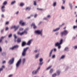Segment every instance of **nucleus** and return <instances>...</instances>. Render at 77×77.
I'll return each instance as SVG.
<instances>
[{
    "instance_id": "nucleus-5",
    "label": "nucleus",
    "mask_w": 77,
    "mask_h": 77,
    "mask_svg": "<svg viewBox=\"0 0 77 77\" xmlns=\"http://www.w3.org/2000/svg\"><path fill=\"white\" fill-rule=\"evenodd\" d=\"M68 33V31L66 30H64L63 32H61V35L63 36V35H66Z\"/></svg>"
},
{
    "instance_id": "nucleus-41",
    "label": "nucleus",
    "mask_w": 77,
    "mask_h": 77,
    "mask_svg": "<svg viewBox=\"0 0 77 77\" xmlns=\"http://www.w3.org/2000/svg\"><path fill=\"white\" fill-rule=\"evenodd\" d=\"M47 17L48 18H49L50 17H51V16L50 15H48V16H47Z\"/></svg>"
},
{
    "instance_id": "nucleus-25",
    "label": "nucleus",
    "mask_w": 77,
    "mask_h": 77,
    "mask_svg": "<svg viewBox=\"0 0 77 77\" xmlns=\"http://www.w3.org/2000/svg\"><path fill=\"white\" fill-rule=\"evenodd\" d=\"M30 9V7H27L26 8V10H29Z\"/></svg>"
},
{
    "instance_id": "nucleus-12",
    "label": "nucleus",
    "mask_w": 77,
    "mask_h": 77,
    "mask_svg": "<svg viewBox=\"0 0 77 77\" xmlns=\"http://www.w3.org/2000/svg\"><path fill=\"white\" fill-rule=\"evenodd\" d=\"M18 47V46L17 45H16L15 46H14L12 48H11L10 49L12 50H14V49L15 48H16Z\"/></svg>"
},
{
    "instance_id": "nucleus-46",
    "label": "nucleus",
    "mask_w": 77,
    "mask_h": 77,
    "mask_svg": "<svg viewBox=\"0 0 77 77\" xmlns=\"http://www.w3.org/2000/svg\"><path fill=\"white\" fill-rule=\"evenodd\" d=\"M74 48L75 49H76L77 48V46H75L74 47Z\"/></svg>"
},
{
    "instance_id": "nucleus-30",
    "label": "nucleus",
    "mask_w": 77,
    "mask_h": 77,
    "mask_svg": "<svg viewBox=\"0 0 77 77\" xmlns=\"http://www.w3.org/2000/svg\"><path fill=\"white\" fill-rule=\"evenodd\" d=\"M53 71V69H51L50 70V73H51Z\"/></svg>"
},
{
    "instance_id": "nucleus-9",
    "label": "nucleus",
    "mask_w": 77,
    "mask_h": 77,
    "mask_svg": "<svg viewBox=\"0 0 77 77\" xmlns=\"http://www.w3.org/2000/svg\"><path fill=\"white\" fill-rule=\"evenodd\" d=\"M14 58H13L12 59H11L9 60V63L10 64H12L14 63Z\"/></svg>"
},
{
    "instance_id": "nucleus-14",
    "label": "nucleus",
    "mask_w": 77,
    "mask_h": 77,
    "mask_svg": "<svg viewBox=\"0 0 77 77\" xmlns=\"http://www.w3.org/2000/svg\"><path fill=\"white\" fill-rule=\"evenodd\" d=\"M5 8V7L4 6H3L2 7V10L3 12H4L5 11V10H4Z\"/></svg>"
},
{
    "instance_id": "nucleus-52",
    "label": "nucleus",
    "mask_w": 77,
    "mask_h": 77,
    "mask_svg": "<svg viewBox=\"0 0 77 77\" xmlns=\"http://www.w3.org/2000/svg\"><path fill=\"white\" fill-rule=\"evenodd\" d=\"M54 51H57V49L56 48H54Z\"/></svg>"
},
{
    "instance_id": "nucleus-1",
    "label": "nucleus",
    "mask_w": 77,
    "mask_h": 77,
    "mask_svg": "<svg viewBox=\"0 0 77 77\" xmlns=\"http://www.w3.org/2000/svg\"><path fill=\"white\" fill-rule=\"evenodd\" d=\"M63 41V40H62V39H61L60 40V43H59L58 42L56 43L55 44V46H58V48H59V49H60L61 47V46H60V45L62 43Z\"/></svg>"
},
{
    "instance_id": "nucleus-21",
    "label": "nucleus",
    "mask_w": 77,
    "mask_h": 77,
    "mask_svg": "<svg viewBox=\"0 0 77 77\" xmlns=\"http://www.w3.org/2000/svg\"><path fill=\"white\" fill-rule=\"evenodd\" d=\"M4 38V37H1V38L0 39V43H1V42L2 41V40Z\"/></svg>"
},
{
    "instance_id": "nucleus-18",
    "label": "nucleus",
    "mask_w": 77,
    "mask_h": 77,
    "mask_svg": "<svg viewBox=\"0 0 77 77\" xmlns=\"http://www.w3.org/2000/svg\"><path fill=\"white\" fill-rule=\"evenodd\" d=\"M26 43L25 42H22V46H23L25 45H26Z\"/></svg>"
},
{
    "instance_id": "nucleus-7",
    "label": "nucleus",
    "mask_w": 77,
    "mask_h": 77,
    "mask_svg": "<svg viewBox=\"0 0 77 77\" xmlns=\"http://www.w3.org/2000/svg\"><path fill=\"white\" fill-rule=\"evenodd\" d=\"M42 30H37L35 31V33H36L38 34H40L41 36H42Z\"/></svg>"
},
{
    "instance_id": "nucleus-51",
    "label": "nucleus",
    "mask_w": 77,
    "mask_h": 77,
    "mask_svg": "<svg viewBox=\"0 0 77 77\" xmlns=\"http://www.w3.org/2000/svg\"><path fill=\"white\" fill-rule=\"evenodd\" d=\"M37 16V14H35V15L34 16V17L35 18Z\"/></svg>"
},
{
    "instance_id": "nucleus-53",
    "label": "nucleus",
    "mask_w": 77,
    "mask_h": 77,
    "mask_svg": "<svg viewBox=\"0 0 77 77\" xmlns=\"http://www.w3.org/2000/svg\"><path fill=\"white\" fill-rule=\"evenodd\" d=\"M4 17V15L2 14V17Z\"/></svg>"
},
{
    "instance_id": "nucleus-11",
    "label": "nucleus",
    "mask_w": 77,
    "mask_h": 77,
    "mask_svg": "<svg viewBox=\"0 0 77 77\" xmlns=\"http://www.w3.org/2000/svg\"><path fill=\"white\" fill-rule=\"evenodd\" d=\"M43 61V59L42 58H41L40 59V65H42L43 63L42 62Z\"/></svg>"
},
{
    "instance_id": "nucleus-42",
    "label": "nucleus",
    "mask_w": 77,
    "mask_h": 77,
    "mask_svg": "<svg viewBox=\"0 0 77 77\" xmlns=\"http://www.w3.org/2000/svg\"><path fill=\"white\" fill-rule=\"evenodd\" d=\"M9 22H7L6 23V25H8L9 24Z\"/></svg>"
},
{
    "instance_id": "nucleus-6",
    "label": "nucleus",
    "mask_w": 77,
    "mask_h": 77,
    "mask_svg": "<svg viewBox=\"0 0 77 77\" xmlns=\"http://www.w3.org/2000/svg\"><path fill=\"white\" fill-rule=\"evenodd\" d=\"M40 69V67H39L38 68V69H37V70L36 71H34L32 72V73L33 74H37V72H38V70Z\"/></svg>"
},
{
    "instance_id": "nucleus-61",
    "label": "nucleus",
    "mask_w": 77,
    "mask_h": 77,
    "mask_svg": "<svg viewBox=\"0 0 77 77\" xmlns=\"http://www.w3.org/2000/svg\"><path fill=\"white\" fill-rule=\"evenodd\" d=\"M76 12H75V14H76Z\"/></svg>"
},
{
    "instance_id": "nucleus-63",
    "label": "nucleus",
    "mask_w": 77,
    "mask_h": 77,
    "mask_svg": "<svg viewBox=\"0 0 77 77\" xmlns=\"http://www.w3.org/2000/svg\"><path fill=\"white\" fill-rule=\"evenodd\" d=\"M63 29H66V27H64Z\"/></svg>"
},
{
    "instance_id": "nucleus-45",
    "label": "nucleus",
    "mask_w": 77,
    "mask_h": 77,
    "mask_svg": "<svg viewBox=\"0 0 77 77\" xmlns=\"http://www.w3.org/2000/svg\"><path fill=\"white\" fill-rule=\"evenodd\" d=\"M62 9H64L65 8H64V7L63 6H62Z\"/></svg>"
},
{
    "instance_id": "nucleus-44",
    "label": "nucleus",
    "mask_w": 77,
    "mask_h": 77,
    "mask_svg": "<svg viewBox=\"0 0 77 77\" xmlns=\"http://www.w3.org/2000/svg\"><path fill=\"white\" fill-rule=\"evenodd\" d=\"M6 63L5 61H3L2 62V63Z\"/></svg>"
},
{
    "instance_id": "nucleus-58",
    "label": "nucleus",
    "mask_w": 77,
    "mask_h": 77,
    "mask_svg": "<svg viewBox=\"0 0 77 77\" xmlns=\"http://www.w3.org/2000/svg\"><path fill=\"white\" fill-rule=\"evenodd\" d=\"M69 5H70V7H71V4H69Z\"/></svg>"
},
{
    "instance_id": "nucleus-2",
    "label": "nucleus",
    "mask_w": 77,
    "mask_h": 77,
    "mask_svg": "<svg viewBox=\"0 0 77 77\" xmlns=\"http://www.w3.org/2000/svg\"><path fill=\"white\" fill-rule=\"evenodd\" d=\"M27 34V29H26L25 30L24 32H17V34L18 35H24V34Z\"/></svg>"
},
{
    "instance_id": "nucleus-43",
    "label": "nucleus",
    "mask_w": 77,
    "mask_h": 77,
    "mask_svg": "<svg viewBox=\"0 0 77 77\" xmlns=\"http://www.w3.org/2000/svg\"><path fill=\"white\" fill-rule=\"evenodd\" d=\"M44 20H47L48 18H46V17L44 18Z\"/></svg>"
},
{
    "instance_id": "nucleus-35",
    "label": "nucleus",
    "mask_w": 77,
    "mask_h": 77,
    "mask_svg": "<svg viewBox=\"0 0 77 77\" xmlns=\"http://www.w3.org/2000/svg\"><path fill=\"white\" fill-rule=\"evenodd\" d=\"M39 54H37V55H36L35 56V57L37 58L38 57V56H39Z\"/></svg>"
},
{
    "instance_id": "nucleus-39",
    "label": "nucleus",
    "mask_w": 77,
    "mask_h": 77,
    "mask_svg": "<svg viewBox=\"0 0 77 77\" xmlns=\"http://www.w3.org/2000/svg\"><path fill=\"white\" fill-rule=\"evenodd\" d=\"M55 55H53L52 56V58H55Z\"/></svg>"
},
{
    "instance_id": "nucleus-36",
    "label": "nucleus",
    "mask_w": 77,
    "mask_h": 77,
    "mask_svg": "<svg viewBox=\"0 0 77 77\" xmlns=\"http://www.w3.org/2000/svg\"><path fill=\"white\" fill-rule=\"evenodd\" d=\"M12 35V34H10V35H9V38L11 37Z\"/></svg>"
},
{
    "instance_id": "nucleus-48",
    "label": "nucleus",
    "mask_w": 77,
    "mask_h": 77,
    "mask_svg": "<svg viewBox=\"0 0 77 77\" xmlns=\"http://www.w3.org/2000/svg\"><path fill=\"white\" fill-rule=\"evenodd\" d=\"M5 30H8V28L7 27L6 28Z\"/></svg>"
},
{
    "instance_id": "nucleus-33",
    "label": "nucleus",
    "mask_w": 77,
    "mask_h": 77,
    "mask_svg": "<svg viewBox=\"0 0 77 77\" xmlns=\"http://www.w3.org/2000/svg\"><path fill=\"white\" fill-rule=\"evenodd\" d=\"M68 48L66 47L65 48V49H64V50L67 51H68Z\"/></svg>"
},
{
    "instance_id": "nucleus-38",
    "label": "nucleus",
    "mask_w": 77,
    "mask_h": 77,
    "mask_svg": "<svg viewBox=\"0 0 77 77\" xmlns=\"http://www.w3.org/2000/svg\"><path fill=\"white\" fill-rule=\"evenodd\" d=\"M34 5H36V3L35 1H34Z\"/></svg>"
},
{
    "instance_id": "nucleus-28",
    "label": "nucleus",
    "mask_w": 77,
    "mask_h": 77,
    "mask_svg": "<svg viewBox=\"0 0 77 77\" xmlns=\"http://www.w3.org/2000/svg\"><path fill=\"white\" fill-rule=\"evenodd\" d=\"M51 66H49L48 68L47 69V70H48L51 68Z\"/></svg>"
},
{
    "instance_id": "nucleus-40",
    "label": "nucleus",
    "mask_w": 77,
    "mask_h": 77,
    "mask_svg": "<svg viewBox=\"0 0 77 77\" xmlns=\"http://www.w3.org/2000/svg\"><path fill=\"white\" fill-rule=\"evenodd\" d=\"M23 28H20V31H23Z\"/></svg>"
},
{
    "instance_id": "nucleus-20",
    "label": "nucleus",
    "mask_w": 77,
    "mask_h": 77,
    "mask_svg": "<svg viewBox=\"0 0 77 77\" xmlns=\"http://www.w3.org/2000/svg\"><path fill=\"white\" fill-rule=\"evenodd\" d=\"M57 75H59V74H60V71H57Z\"/></svg>"
},
{
    "instance_id": "nucleus-64",
    "label": "nucleus",
    "mask_w": 77,
    "mask_h": 77,
    "mask_svg": "<svg viewBox=\"0 0 77 77\" xmlns=\"http://www.w3.org/2000/svg\"><path fill=\"white\" fill-rule=\"evenodd\" d=\"M76 22L77 23V20H76Z\"/></svg>"
},
{
    "instance_id": "nucleus-13",
    "label": "nucleus",
    "mask_w": 77,
    "mask_h": 77,
    "mask_svg": "<svg viewBox=\"0 0 77 77\" xmlns=\"http://www.w3.org/2000/svg\"><path fill=\"white\" fill-rule=\"evenodd\" d=\"M32 39L30 40H29V41L28 42L27 44V45H30L31 42H32Z\"/></svg>"
},
{
    "instance_id": "nucleus-54",
    "label": "nucleus",
    "mask_w": 77,
    "mask_h": 77,
    "mask_svg": "<svg viewBox=\"0 0 77 77\" xmlns=\"http://www.w3.org/2000/svg\"><path fill=\"white\" fill-rule=\"evenodd\" d=\"M19 12L18 11H17V13H16V14H17Z\"/></svg>"
},
{
    "instance_id": "nucleus-47",
    "label": "nucleus",
    "mask_w": 77,
    "mask_h": 77,
    "mask_svg": "<svg viewBox=\"0 0 77 77\" xmlns=\"http://www.w3.org/2000/svg\"><path fill=\"white\" fill-rule=\"evenodd\" d=\"M12 75H9V77H12Z\"/></svg>"
},
{
    "instance_id": "nucleus-17",
    "label": "nucleus",
    "mask_w": 77,
    "mask_h": 77,
    "mask_svg": "<svg viewBox=\"0 0 77 77\" xmlns=\"http://www.w3.org/2000/svg\"><path fill=\"white\" fill-rule=\"evenodd\" d=\"M60 29V28H58L57 29H55L53 30V32H55L56 31H58Z\"/></svg>"
},
{
    "instance_id": "nucleus-24",
    "label": "nucleus",
    "mask_w": 77,
    "mask_h": 77,
    "mask_svg": "<svg viewBox=\"0 0 77 77\" xmlns=\"http://www.w3.org/2000/svg\"><path fill=\"white\" fill-rule=\"evenodd\" d=\"M53 50H51V51L50 53V54L49 57H51V55L52 54V51H53Z\"/></svg>"
},
{
    "instance_id": "nucleus-16",
    "label": "nucleus",
    "mask_w": 77,
    "mask_h": 77,
    "mask_svg": "<svg viewBox=\"0 0 77 77\" xmlns=\"http://www.w3.org/2000/svg\"><path fill=\"white\" fill-rule=\"evenodd\" d=\"M21 41V39L20 38H18L17 39V42L18 43L20 42Z\"/></svg>"
},
{
    "instance_id": "nucleus-3",
    "label": "nucleus",
    "mask_w": 77,
    "mask_h": 77,
    "mask_svg": "<svg viewBox=\"0 0 77 77\" xmlns=\"http://www.w3.org/2000/svg\"><path fill=\"white\" fill-rule=\"evenodd\" d=\"M21 59H20V60H19L18 61H17V63H16V67L17 68H18L20 64V63H21Z\"/></svg>"
},
{
    "instance_id": "nucleus-19",
    "label": "nucleus",
    "mask_w": 77,
    "mask_h": 77,
    "mask_svg": "<svg viewBox=\"0 0 77 77\" xmlns=\"http://www.w3.org/2000/svg\"><path fill=\"white\" fill-rule=\"evenodd\" d=\"M5 67V66L4 65L3 66H2V68L1 69H0V72H1V71L3 69V68H4Z\"/></svg>"
},
{
    "instance_id": "nucleus-22",
    "label": "nucleus",
    "mask_w": 77,
    "mask_h": 77,
    "mask_svg": "<svg viewBox=\"0 0 77 77\" xmlns=\"http://www.w3.org/2000/svg\"><path fill=\"white\" fill-rule=\"evenodd\" d=\"M25 61H26V59L25 58H23V60H22V62H23V63H24Z\"/></svg>"
},
{
    "instance_id": "nucleus-56",
    "label": "nucleus",
    "mask_w": 77,
    "mask_h": 77,
    "mask_svg": "<svg viewBox=\"0 0 77 77\" xmlns=\"http://www.w3.org/2000/svg\"><path fill=\"white\" fill-rule=\"evenodd\" d=\"M58 32H56V35H58Z\"/></svg>"
},
{
    "instance_id": "nucleus-32",
    "label": "nucleus",
    "mask_w": 77,
    "mask_h": 77,
    "mask_svg": "<svg viewBox=\"0 0 77 77\" xmlns=\"http://www.w3.org/2000/svg\"><path fill=\"white\" fill-rule=\"evenodd\" d=\"M65 57V56L64 55H63V56H62V57H61V59H63V58H64Z\"/></svg>"
},
{
    "instance_id": "nucleus-27",
    "label": "nucleus",
    "mask_w": 77,
    "mask_h": 77,
    "mask_svg": "<svg viewBox=\"0 0 77 77\" xmlns=\"http://www.w3.org/2000/svg\"><path fill=\"white\" fill-rule=\"evenodd\" d=\"M7 4V2L5 1L3 3V5H6Z\"/></svg>"
},
{
    "instance_id": "nucleus-23",
    "label": "nucleus",
    "mask_w": 77,
    "mask_h": 77,
    "mask_svg": "<svg viewBox=\"0 0 77 77\" xmlns=\"http://www.w3.org/2000/svg\"><path fill=\"white\" fill-rule=\"evenodd\" d=\"M24 3H21L20 4V6H24Z\"/></svg>"
},
{
    "instance_id": "nucleus-55",
    "label": "nucleus",
    "mask_w": 77,
    "mask_h": 77,
    "mask_svg": "<svg viewBox=\"0 0 77 77\" xmlns=\"http://www.w3.org/2000/svg\"><path fill=\"white\" fill-rule=\"evenodd\" d=\"M65 2V1H63V4H64Z\"/></svg>"
},
{
    "instance_id": "nucleus-59",
    "label": "nucleus",
    "mask_w": 77,
    "mask_h": 77,
    "mask_svg": "<svg viewBox=\"0 0 77 77\" xmlns=\"http://www.w3.org/2000/svg\"><path fill=\"white\" fill-rule=\"evenodd\" d=\"M3 31V30H1V32H2Z\"/></svg>"
},
{
    "instance_id": "nucleus-57",
    "label": "nucleus",
    "mask_w": 77,
    "mask_h": 77,
    "mask_svg": "<svg viewBox=\"0 0 77 77\" xmlns=\"http://www.w3.org/2000/svg\"><path fill=\"white\" fill-rule=\"evenodd\" d=\"M37 50L35 51L34 52H37Z\"/></svg>"
},
{
    "instance_id": "nucleus-62",
    "label": "nucleus",
    "mask_w": 77,
    "mask_h": 77,
    "mask_svg": "<svg viewBox=\"0 0 77 77\" xmlns=\"http://www.w3.org/2000/svg\"><path fill=\"white\" fill-rule=\"evenodd\" d=\"M64 23H63V24L62 25V26H63V25H64Z\"/></svg>"
},
{
    "instance_id": "nucleus-8",
    "label": "nucleus",
    "mask_w": 77,
    "mask_h": 77,
    "mask_svg": "<svg viewBox=\"0 0 77 77\" xmlns=\"http://www.w3.org/2000/svg\"><path fill=\"white\" fill-rule=\"evenodd\" d=\"M20 25H21L22 26H24L26 25L25 22H23V21L22 20H20Z\"/></svg>"
},
{
    "instance_id": "nucleus-4",
    "label": "nucleus",
    "mask_w": 77,
    "mask_h": 77,
    "mask_svg": "<svg viewBox=\"0 0 77 77\" xmlns=\"http://www.w3.org/2000/svg\"><path fill=\"white\" fill-rule=\"evenodd\" d=\"M29 48H26L24 49L23 50V53H22V55L23 56H24L26 55V52L27 49Z\"/></svg>"
},
{
    "instance_id": "nucleus-29",
    "label": "nucleus",
    "mask_w": 77,
    "mask_h": 77,
    "mask_svg": "<svg viewBox=\"0 0 77 77\" xmlns=\"http://www.w3.org/2000/svg\"><path fill=\"white\" fill-rule=\"evenodd\" d=\"M15 3V1L13 2L12 3H11V5H14V4Z\"/></svg>"
},
{
    "instance_id": "nucleus-60",
    "label": "nucleus",
    "mask_w": 77,
    "mask_h": 77,
    "mask_svg": "<svg viewBox=\"0 0 77 77\" xmlns=\"http://www.w3.org/2000/svg\"><path fill=\"white\" fill-rule=\"evenodd\" d=\"M75 8H77V6H76L75 7Z\"/></svg>"
},
{
    "instance_id": "nucleus-15",
    "label": "nucleus",
    "mask_w": 77,
    "mask_h": 77,
    "mask_svg": "<svg viewBox=\"0 0 77 77\" xmlns=\"http://www.w3.org/2000/svg\"><path fill=\"white\" fill-rule=\"evenodd\" d=\"M31 26H34V29H35L36 28V26L35 25V24L34 23H33L31 25Z\"/></svg>"
},
{
    "instance_id": "nucleus-37",
    "label": "nucleus",
    "mask_w": 77,
    "mask_h": 77,
    "mask_svg": "<svg viewBox=\"0 0 77 77\" xmlns=\"http://www.w3.org/2000/svg\"><path fill=\"white\" fill-rule=\"evenodd\" d=\"M76 28H77V26H73V29H75Z\"/></svg>"
},
{
    "instance_id": "nucleus-34",
    "label": "nucleus",
    "mask_w": 77,
    "mask_h": 77,
    "mask_svg": "<svg viewBox=\"0 0 77 77\" xmlns=\"http://www.w3.org/2000/svg\"><path fill=\"white\" fill-rule=\"evenodd\" d=\"M56 2H54L53 4V6H55L56 5Z\"/></svg>"
},
{
    "instance_id": "nucleus-50",
    "label": "nucleus",
    "mask_w": 77,
    "mask_h": 77,
    "mask_svg": "<svg viewBox=\"0 0 77 77\" xmlns=\"http://www.w3.org/2000/svg\"><path fill=\"white\" fill-rule=\"evenodd\" d=\"M37 9L38 10H43L42 9H39L38 8H37Z\"/></svg>"
},
{
    "instance_id": "nucleus-26",
    "label": "nucleus",
    "mask_w": 77,
    "mask_h": 77,
    "mask_svg": "<svg viewBox=\"0 0 77 77\" xmlns=\"http://www.w3.org/2000/svg\"><path fill=\"white\" fill-rule=\"evenodd\" d=\"M57 75L55 73L52 75V77H55Z\"/></svg>"
},
{
    "instance_id": "nucleus-31",
    "label": "nucleus",
    "mask_w": 77,
    "mask_h": 77,
    "mask_svg": "<svg viewBox=\"0 0 77 77\" xmlns=\"http://www.w3.org/2000/svg\"><path fill=\"white\" fill-rule=\"evenodd\" d=\"M14 38H15V39H16V38H17V36H16V35L14 34Z\"/></svg>"
},
{
    "instance_id": "nucleus-10",
    "label": "nucleus",
    "mask_w": 77,
    "mask_h": 77,
    "mask_svg": "<svg viewBox=\"0 0 77 77\" xmlns=\"http://www.w3.org/2000/svg\"><path fill=\"white\" fill-rule=\"evenodd\" d=\"M19 27L18 26H12L11 29H14L16 30L17 29H18Z\"/></svg>"
},
{
    "instance_id": "nucleus-49",
    "label": "nucleus",
    "mask_w": 77,
    "mask_h": 77,
    "mask_svg": "<svg viewBox=\"0 0 77 77\" xmlns=\"http://www.w3.org/2000/svg\"><path fill=\"white\" fill-rule=\"evenodd\" d=\"M2 48L1 47H0V51L1 52L2 51Z\"/></svg>"
}]
</instances>
